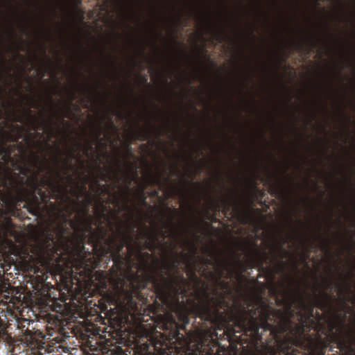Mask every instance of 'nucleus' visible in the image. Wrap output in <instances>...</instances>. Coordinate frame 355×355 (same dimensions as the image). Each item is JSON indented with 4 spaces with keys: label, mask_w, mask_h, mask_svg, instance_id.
<instances>
[{
    "label": "nucleus",
    "mask_w": 355,
    "mask_h": 355,
    "mask_svg": "<svg viewBox=\"0 0 355 355\" xmlns=\"http://www.w3.org/2000/svg\"><path fill=\"white\" fill-rule=\"evenodd\" d=\"M178 266V262L165 264L161 267L157 276L150 273L146 277L147 282L152 283L156 297L169 311L163 324V329L166 330L178 328L176 318L184 324L189 322L187 309L184 302L180 301V296L184 298L187 295L189 283Z\"/></svg>",
    "instance_id": "nucleus-4"
},
{
    "label": "nucleus",
    "mask_w": 355,
    "mask_h": 355,
    "mask_svg": "<svg viewBox=\"0 0 355 355\" xmlns=\"http://www.w3.org/2000/svg\"><path fill=\"white\" fill-rule=\"evenodd\" d=\"M37 104L36 103H33L31 107L35 108L37 107Z\"/></svg>",
    "instance_id": "nucleus-43"
},
{
    "label": "nucleus",
    "mask_w": 355,
    "mask_h": 355,
    "mask_svg": "<svg viewBox=\"0 0 355 355\" xmlns=\"http://www.w3.org/2000/svg\"><path fill=\"white\" fill-rule=\"evenodd\" d=\"M93 149V146L92 144L89 145L88 148L85 150V153L89 155V150H92Z\"/></svg>",
    "instance_id": "nucleus-36"
},
{
    "label": "nucleus",
    "mask_w": 355,
    "mask_h": 355,
    "mask_svg": "<svg viewBox=\"0 0 355 355\" xmlns=\"http://www.w3.org/2000/svg\"><path fill=\"white\" fill-rule=\"evenodd\" d=\"M205 267H207L208 266H212L214 264L213 261L209 258H203L200 259Z\"/></svg>",
    "instance_id": "nucleus-27"
},
{
    "label": "nucleus",
    "mask_w": 355,
    "mask_h": 355,
    "mask_svg": "<svg viewBox=\"0 0 355 355\" xmlns=\"http://www.w3.org/2000/svg\"><path fill=\"white\" fill-rule=\"evenodd\" d=\"M87 104H88V101H86V105H85V107H87Z\"/></svg>",
    "instance_id": "nucleus-61"
},
{
    "label": "nucleus",
    "mask_w": 355,
    "mask_h": 355,
    "mask_svg": "<svg viewBox=\"0 0 355 355\" xmlns=\"http://www.w3.org/2000/svg\"><path fill=\"white\" fill-rule=\"evenodd\" d=\"M44 161H46V156H44Z\"/></svg>",
    "instance_id": "nucleus-60"
},
{
    "label": "nucleus",
    "mask_w": 355,
    "mask_h": 355,
    "mask_svg": "<svg viewBox=\"0 0 355 355\" xmlns=\"http://www.w3.org/2000/svg\"><path fill=\"white\" fill-rule=\"evenodd\" d=\"M205 197L209 202L215 208L223 207L227 210H230L232 207H236L241 201V192L237 188L232 189L229 192H226L221 195L216 194L211 196L207 189L203 191L200 197ZM198 202H200L201 198H198Z\"/></svg>",
    "instance_id": "nucleus-8"
},
{
    "label": "nucleus",
    "mask_w": 355,
    "mask_h": 355,
    "mask_svg": "<svg viewBox=\"0 0 355 355\" xmlns=\"http://www.w3.org/2000/svg\"><path fill=\"white\" fill-rule=\"evenodd\" d=\"M189 184H190V182L188 180L184 179L182 180V185L181 187H175V186L171 187V188L170 189V191H168V197L178 196L182 199H184L185 193L184 191V187H189Z\"/></svg>",
    "instance_id": "nucleus-13"
},
{
    "label": "nucleus",
    "mask_w": 355,
    "mask_h": 355,
    "mask_svg": "<svg viewBox=\"0 0 355 355\" xmlns=\"http://www.w3.org/2000/svg\"><path fill=\"white\" fill-rule=\"evenodd\" d=\"M42 52H43V53H44V54H45V53H46V48H44V49H43Z\"/></svg>",
    "instance_id": "nucleus-52"
},
{
    "label": "nucleus",
    "mask_w": 355,
    "mask_h": 355,
    "mask_svg": "<svg viewBox=\"0 0 355 355\" xmlns=\"http://www.w3.org/2000/svg\"><path fill=\"white\" fill-rule=\"evenodd\" d=\"M225 36L226 37L227 35L223 29L214 31V39L219 42H223L224 41Z\"/></svg>",
    "instance_id": "nucleus-20"
},
{
    "label": "nucleus",
    "mask_w": 355,
    "mask_h": 355,
    "mask_svg": "<svg viewBox=\"0 0 355 355\" xmlns=\"http://www.w3.org/2000/svg\"><path fill=\"white\" fill-rule=\"evenodd\" d=\"M286 352H284L285 354H288V348L286 349Z\"/></svg>",
    "instance_id": "nucleus-53"
},
{
    "label": "nucleus",
    "mask_w": 355,
    "mask_h": 355,
    "mask_svg": "<svg viewBox=\"0 0 355 355\" xmlns=\"http://www.w3.org/2000/svg\"><path fill=\"white\" fill-rule=\"evenodd\" d=\"M127 154H128V155L129 157H132L134 156V154L132 152V147H131V144H128V146H127Z\"/></svg>",
    "instance_id": "nucleus-29"
},
{
    "label": "nucleus",
    "mask_w": 355,
    "mask_h": 355,
    "mask_svg": "<svg viewBox=\"0 0 355 355\" xmlns=\"http://www.w3.org/2000/svg\"><path fill=\"white\" fill-rule=\"evenodd\" d=\"M58 155L55 157L56 168L46 164L32 174L29 182L15 199L4 209L12 216H19L21 207L26 208L37 216V209L41 204H46L50 199L67 203L71 207L80 219L64 220L62 222H112L110 217L114 214L111 205L119 204V196L112 192L110 187L101 184L97 178L91 185L94 193L87 190L86 184L78 186L70 171L75 169L69 158L62 159V151L57 146ZM33 222H56L55 220H40L35 217Z\"/></svg>",
    "instance_id": "nucleus-1"
},
{
    "label": "nucleus",
    "mask_w": 355,
    "mask_h": 355,
    "mask_svg": "<svg viewBox=\"0 0 355 355\" xmlns=\"http://www.w3.org/2000/svg\"><path fill=\"white\" fill-rule=\"evenodd\" d=\"M98 168L99 171L101 172V180L103 182H108L112 179V177L109 174L106 173L103 168L100 166V165L98 166Z\"/></svg>",
    "instance_id": "nucleus-25"
},
{
    "label": "nucleus",
    "mask_w": 355,
    "mask_h": 355,
    "mask_svg": "<svg viewBox=\"0 0 355 355\" xmlns=\"http://www.w3.org/2000/svg\"><path fill=\"white\" fill-rule=\"evenodd\" d=\"M44 275H45L44 274V275H43V276H42V280H44V279H45V278H44Z\"/></svg>",
    "instance_id": "nucleus-59"
},
{
    "label": "nucleus",
    "mask_w": 355,
    "mask_h": 355,
    "mask_svg": "<svg viewBox=\"0 0 355 355\" xmlns=\"http://www.w3.org/2000/svg\"><path fill=\"white\" fill-rule=\"evenodd\" d=\"M162 178H163L162 174H159L158 175H155L150 173L147 178L148 185L157 186V187H162L164 186V182L162 181Z\"/></svg>",
    "instance_id": "nucleus-14"
},
{
    "label": "nucleus",
    "mask_w": 355,
    "mask_h": 355,
    "mask_svg": "<svg viewBox=\"0 0 355 355\" xmlns=\"http://www.w3.org/2000/svg\"><path fill=\"white\" fill-rule=\"evenodd\" d=\"M192 267H193V269H192V276H193V278L197 281L199 280L198 277H197V275L196 274V272H195V270H196V266L195 264H192Z\"/></svg>",
    "instance_id": "nucleus-30"
},
{
    "label": "nucleus",
    "mask_w": 355,
    "mask_h": 355,
    "mask_svg": "<svg viewBox=\"0 0 355 355\" xmlns=\"http://www.w3.org/2000/svg\"><path fill=\"white\" fill-rule=\"evenodd\" d=\"M221 186H222V188L223 189H225V184L223 183L221 184Z\"/></svg>",
    "instance_id": "nucleus-49"
},
{
    "label": "nucleus",
    "mask_w": 355,
    "mask_h": 355,
    "mask_svg": "<svg viewBox=\"0 0 355 355\" xmlns=\"http://www.w3.org/2000/svg\"><path fill=\"white\" fill-rule=\"evenodd\" d=\"M205 270H206V269H205V268H204V269H203V270H202V275H204V274H205Z\"/></svg>",
    "instance_id": "nucleus-55"
},
{
    "label": "nucleus",
    "mask_w": 355,
    "mask_h": 355,
    "mask_svg": "<svg viewBox=\"0 0 355 355\" xmlns=\"http://www.w3.org/2000/svg\"><path fill=\"white\" fill-rule=\"evenodd\" d=\"M15 121L16 122L23 123V119L19 116H15Z\"/></svg>",
    "instance_id": "nucleus-33"
},
{
    "label": "nucleus",
    "mask_w": 355,
    "mask_h": 355,
    "mask_svg": "<svg viewBox=\"0 0 355 355\" xmlns=\"http://www.w3.org/2000/svg\"><path fill=\"white\" fill-rule=\"evenodd\" d=\"M110 65L114 67V62L113 61L110 62Z\"/></svg>",
    "instance_id": "nucleus-47"
},
{
    "label": "nucleus",
    "mask_w": 355,
    "mask_h": 355,
    "mask_svg": "<svg viewBox=\"0 0 355 355\" xmlns=\"http://www.w3.org/2000/svg\"><path fill=\"white\" fill-rule=\"evenodd\" d=\"M159 190H155V191H152V192L150 193V195H151L152 196H153V197H157V196H158V195H159Z\"/></svg>",
    "instance_id": "nucleus-35"
},
{
    "label": "nucleus",
    "mask_w": 355,
    "mask_h": 355,
    "mask_svg": "<svg viewBox=\"0 0 355 355\" xmlns=\"http://www.w3.org/2000/svg\"><path fill=\"white\" fill-rule=\"evenodd\" d=\"M274 191H275V192L280 193V188L279 187H275L274 188Z\"/></svg>",
    "instance_id": "nucleus-40"
},
{
    "label": "nucleus",
    "mask_w": 355,
    "mask_h": 355,
    "mask_svg": "<svg viewBox=\"0 0 355 355\" xmlns=\"http://www.w3.org/2000/svg\"><path fill=\"white\" fill-rule=\"evenodd\" d=\"M205 251H206V252H207V254H211V251H210V250H205Z\"/></svg>",
    "instance_id": "nucleus-50"
},
{
    "label": "nucleus",
    "mask_w": 355,
    "mask_h": 355,
    "mask_svg": "<svg viewBox=\"0 0 355 355\" xmlns=\"http://www.w3.org/2000/svg\"><path fill=\"white\" fill-rule=\"evenodd\" d=\"M316 3H317V5H319V4H320V1H319V0H317V1H316Z\"/></svg>",
    "instance_id": "nucleus-56"
},
{
    "label": "nucleus",
    "mask_w": 355,
    "mask_h": 355,
    "mask_svg": "<svg viewBox=\"0 0 355 355\" xmlns=\"http://www.w3.org/2000/svg\"><path fill=\"white\" fill-rule=\"evenodd\" d=\"M304 42L308 46L309 51H310L312 49L315 48L318 45L315 37H309Z\"/></svg>",
    "instance_id": "nucleus-21"
},
{
    "label": "nucleus",
    "mask_w": 355,
    "mask_h": 355,
    "mask_svg": "<svg viewBox=\"0 0 355 355\" xmlns=\"http://www.w3.org/2000/svg\"><path fill=\"white\" fill-rule=\"evenodd\" d=\"M53 223H28V227L34 232L35 240L44 248L51 247L55 250L57 241L54 232L49 225ZM60 230L63 225L56 223ZM68 223L74 232L78 242L83 245L86 241L91 245L94 255L100 259L104 258L113 261L117 272L123 271L126 255L123 252L126 247L130 253L141 252L144 250L153 251L159 242L162 231L157 226L159 223ZM162 225H212L213 223H161Z\"/></svg>",
    "instance_id": "nucleus-3"
},
{
    "label": "nucleus",
    "mask_w": 355,
    "mask_h": 355,
    "mask_svg": "<svg viewBox=\"0 0 355 355\" xmlns=\"http://www.w3.org/2000/svg\"><path fill=\"white\" fill-rule=\"evenodd\" d=\"M228 264L225 261L217 260V268L216 272L219 279L224 276L225 270H227Z\"/></svg>",
    "instance_id": "nucleus-18"
},
{
    "label": "nucleus",
    "mask_w": 355,
    "mask_h": 355,
    "mask_svg": "<svg viewBox=\"0 0 355 355\" xmlns=\"http://www.w3.org/2000/svg\"><path fill=\"white\" fill-rule=\"evenodd\" d=\"M210 222H218V223H220V222H222V221L218 220V219H214L213 220H211Z\"/></svg>",
    "instance_id": "nucleus-45"
},
{
    "label": "nucleus",
    "mask_w": 355,
    "mask_h": 355,
    "mask_svg": "<svg viewBox=\"0 0 355 355\" xmlns=\"http://www.w3.org/2000/svg\"><path fill=\"white\" fill-rule=\"evenodd\" d=\"M124 284L121 280L117 283V292L119 294L124 295L125 300L129 302H132L133 297L139 295L141 287L144 288V283H138L135 285L132 279L129 280V288H124Z\"/></svg>",
    "instance_id": "nucleus-10"
},
{
    "label": "nucleus",
    "mask_w": 355,
    "mask_h": 355,
    "mask_svg": "<svg viewBox=\"0 0 355 355\" xmlns=\"http://www.w3.org/2000/svg\"><path fill=\"white\" fill-rule=\"evenodd\" d=\"M332 286H336L338 287V294L340 295L339 300L345 304L347 301V298L345 296L346 293H350L351 288L348 285H345L344 286H340L337 283H334L333 281H327L324 283V290L330 289Z\"/></svg>",
    "instance_id": "nucleus-12"
},
{
    "label": "nucleus",
    "mask_w": 355,
    "mask_h": 355,
    "mask_svg": "<svg viewBox=\"0 0 355 355\" xmlns=\"http://www.w3.org/2000/svg\"><path fill=\"white\" fill-rule=\"evenodd\" d=\"M335 327V324L330 322L329 324V332H328L324 325L320 324L322 334L326 337L322 338L319 336L315 339L309 340L310 350L320 351L321 354H324L331 342L334 341L336 345V348L340 350L342 355H355V332L349 331L336 336L333 334ZM330 351L334 352L332 346H330Z\"/></svg>",
    "instance_id": "nucleus-6"
},
{
    "label": "nucleus",
    "mask_w": 355,
    "mask_h": 355,
    "mask_svg": "<svg viewBox=\"0 0 355 355\" xmlns=\"http://www.w3.org/2000/svg\"><path fill=\"white\" fill-rule=\"evenodd\" d=\"M74 99H75V95H74V94H71V98H70V103H72V102L74 101Z\"/></svg>",
    "instance_id": "nucleus-39"
},
{
    "label": "nucleus",
    "mask_w": 355,
    "mask_h": 355,
    "mask_svg": "<svg viewBox=\"0 0 355 355\" xmlns=\"http://www.w3.org/2000/svg\"><path fill=\"white\" fill-rule=\"evenodd\" d=\"M101 131L99 130V131L98 132V133L96 134V139H98V138H99V137H100V135H101Z\"/></svg>",
    "instance_id": "nucleus-44"
},
{
    "label": "nucleus",
    "mask_w": 355,
    "mask_h": 355,
    "mask_svg": "<svg viewBox=\"0 0 355 355\" xmlns=\"http://www.w3.org/2000/svg\"><path fill=\"white\" fill-rule=\"evenodd\" d=\"M1 62H2L3 63H4V62H5V59H4V58H1Z\"/></svg>",
    "instance_id": "nucleus-54"
},
{
    "label": "nucleus",
    "mask_w": 355,
    "mask_h": 355,
    "mask_svg": "<svg viewBox=\"0 0 355 355\" xmlns=\"http://www.w3.org/2000/svg\"><path fill=\"white\" fill-rule=\"evenodd\" d=\"M0 222H2V220H0ZM3 222H12L10 218H8L6 216L5 217V220H3Z\"/></svg>",
    "instance_id": "nucleus-42"
},
{
    "label": "nucleus",
    "mask_w": 355,
    "mask_h": 355,
    "mask_svg": "<svg viewBox=\"0 0 355 355\" xmlns=\"http://www.w3.org/2000/svg\"><path fill=\"white\" fill-rule=\"evenodd\" d=\"M76 151V148H73L71 149L70 151H69V156L71 157V158H74V156H75V153Z\"/></svg>",
    "instance_id": "nucleus-32"
},
{
    "label": "nucleus",
    "mask_w": 355,
    "mask_h": 355,
    "mask_svg": "<svg viewBox=\"0 0 355 355\" xmlns=\"http://www.w3.org/2000/svg\"><path fill=\"white\" fill-rule=\"evenodd\" d=\"M37 331L33 332L26 329L25 332V344L27 347L26 352L23 350L19 354L12 352L11 355H44L46 352L45 343L42 339L36 338Z\"/></svg>",
    "instance_id": "nucleus-9"
},
{
    "label": "nucleus",
    "mask_w": 355,
    "mask_h": 355,
    "mask_svg": "<svg viewBox=\"0 0 355 355\" xmlns=\"http://www.w3.org/2000/svg\"><path fill=\"white\" fill-rule=\"evenodd\" d=\"M302 245L304 248L305 251L307 254L311 253L313 250L315 251L318 248V246L314 240H305L302 241Z\"/></svg>",
    "instance_id": "nucleus-17"
},
{
    "label": "nucleus",
    "mask_w": 355,
    "mask_h": 355,
    "mask_svg": "<svg viewBox=\"0 0 355 355\" xmlns=\"http://www.w3.org/2000/svg\"><path fill=\"white\" fill-rule=\"evenodd\" d=\"M217 180L218 182H220L221 181V178L220 176H217Z\"/></svg>",
    "instance_id": "nucleus-48"
},
{
    "label": "nucleus",
    "mask_w": 355,
    "mask_h": 355,
    "mask_svg": "<svg viewBox=\"0 0 355 355\" xmlns=\"http://www.w3.org/2000/svg\"><path fill=\"white\" fill-rule=\"evenodd\" d=\"M3 225H6V227L10 229H13L17 227L16 223H2Z\"/></svg>",
    "instance_id": "nucleus-31"
},
{
    "label": "nucleus",
    "mask_w": 355,
    "mask_h": 355,
    "mask_svg": "<svg viewBox=\"0 0 355 355\" xmlns=\"http://www.w3.org/2000/svg\"><path fill=\"white\" fill-rule=\"evenodd\" d=\"M322 294L326 302H323L319 300L318 298H316L315 300L314 301V304H316L317 306L322 310L327 306L330 305V301L332 299L331 297L325 291H322Z\"/></svg>",
    "instance_id": "nucleus-16"
},
{
    "label": "nucleus",
    "mask_w": 355,
    "mask_h": 355,
    "mask_svg": "<svg viewBox=\"0 0 355 355\" xmlns=\"http://www.w3.org/2000/svg\"><path fill=\"white\" fill-rule=\"evenodd\" d=\"M250 225H252L254 227H263V225H272L273 223H249ZM280 225H282L283 223H279ZM287 225H291L292 223H286ZM297 225H313V223H297ZM320 225H322V223H319ZM339 225H345V223H338ZM355 225V223H353Z\"/></svg>",
    "instance_id": "nucleus-23"
},
{
    "label": "nucleus",
    "mask_w": 355,
    "mask_h": 355,
    "mask_svg": "<svg viewBox=\"0 0 355 355\" xmlns=\"http://www.w3.org/2000/svg\"><path fill=\"white\" fill-rule=\"evenodd\" d=\"M290 313H291V316H293V314H294V313H293V311H291H291H290Z\"/></svg>",
    "instance_id": "nucleus-51"
},
{
    "label": "nucleus",
    "mask_w": 355,
    "mask_h": 355,
    "mask_svg": "<svg viewBox=\"0 0 355 355\" xmlns=\"http://www.w3.org/2000/svg\"><path fill=\"white\" fill-rule=\"evenodd\" d=\"M146 188L145 186L142 187L139 191L135 193V199L131 200L130 196L132 191L130 189V182L125 188L120 187V193H116L119 196V204L117 206H114L113 204L111 205V209H113L114 214L110 216V220L112 222H205V220H121L116 219L118 211L121 209L141 216L146 214L145 210L153 209V207L147 202Z\"/></svg>",
    "instance_id": "nucleus-5"
},
{
    "label": "nucleus",
    "mask_w": 355,
    "mask_h": 355,
    "mask_svg": "<svg viewBox=\"0 0 355 355\" xmlns=\"http://www.w3.org/2000/svg\"><path fill=\"white\" fill-rule=\"evenodd\" d=\"M187 244L189 245V248H190V251L193 254V258L195 259V260H197V258L196 257V254H198V247L196 246V244L190 242L189 241H187ZM199 259L198 258V260Z\"/></svg>",
    "instance_id": "nucleus-22"
},
{
    "label": "nucleus",
    "mask_w": 355,
    "mask_h": 355,
    "mask_svg": "<svg viewBox=\"0 0 355 355\" xmlns=\"http://www.w3.org/2000/svg\"><path fill=\"white\" fill-rule=\"evenodd\" d=\"M299 307L302 309H305L308 308V306L306 304L303 296L301 295L299 297Z\"/></svg>",
    "instance_id": "nucleus-26"
},
{
    "label": "nucleus",
    "mask_w": 355,
    "mask_h": 355,
    "mask_svg": "<svg viewBox=\"0 0 355 355\" xmlns=\"http://www.w3.org/2000/svg\"><path fill=\"white\" fill-rule=\"evenodd\" d=\"M221 224H222V225H223V226H224L225 227H227V228H230V227H236V225H234V226L232 227V225H230V223H221Z\"/></svg>",
    "instance_id": "nucleus-37"
},
{
    "label": "nucleus",
    "mask_w": 355,
    "mask_h": 355,
    "mask_svg": "<svg viewBox=\"0 0 355 355\" xmlns=\"http://www.w3.org/2000/svg\"><path fill=\"white\" fill-rule=\"evenodd\" d=\"M287 305H288V309L291 310V308H292V306H293V302H288Z\"/></svg>",
    "instance_id": "nucleus-41"
},
{
    "label": "nucleus",
    "mask_w": 355,
    "mask_h": 355,
    "mask_svg": "<svg viewBox=\"0 0 355 355\" xmlns=\"http://www.w3.org/2000/svg\"><path fill=\"white\" fill-rule=\"evenodd\" d=\"M299 315H300V317L302 318H304V320L302 321V324L300 325L299 324H297L296 327H297V331L300 334H304V324L306 323V315H304L301 311L299 312Z\"/></svg>",
    "instance_id": "nucleus-24"
},
{
    "label": "nucleus",
    "mask_w": 355,
    "mask_h": 355,
    "mask_svg": "<svg viewBox=\"0 0 355 355\" xmlns=\"http://www.w3.org/2000/svg\"><path fill=\"white\" fill-rule=\"evenodd\" d=\"M230 222H233L230 220ZM236 222H268V220H237ZM271 222H355V220H272Z\"/></svg>",
    "instance_id": "nucleus-15"
},
{
    "label": "nucleus",
    "mask_w": 355,
    "mask_h": 355,
    "mask_svg": "<svg viewBox=\"0 0 355 355\" xmlns=\"http://www.w3.org/2000/svg\"><path fill=\"white\" fill-rule=\"evenodd\" d=\"M94 355H101L100 352H98V353L97 354H94Z\"/></svg>",
    "instance_id": "nucleus-62"
},
{
    "label": "nucleus",
    "mask_w": 355,
    "mask_h": 355,
    "mask_svg": "<svg viewBox=\"0 0 355 355\" xmlns=\"http://www.w3.org/2000/svg\"><path fill=\"white\" fill-rule=\"evenodd\" d=\"M295 48L301 51L304 49L305 44L304 42L295 43Z\"/></svg>",
    "instance_id": "nucleus-28"
},
{
    "label": "nucleus",
    "mask_w": 355,
    "mask_h": 355,
    "mask_svg": "<svg viewBox=\"0 0 355 355\" xmlns=\"http://www.w3.org/2000/svg\"><path fill=\"white\" fill-rule=\"evenodd\" d=\"M327 202L329 206H338V205H343L345 204V198H344V194L340 193L338 196L335 197L332 196V198L327 200Z\"/></svg>",
    "instance_id": "nucleus-19"
},
{
    "label": "nucleus",
    "mask_w": 355,
    "mask_h": 355,
    "mask_svg": "<svg viewBox=\"0 0 355 355\" xmlns=\"http://www.w3.org/2000/svg\"><path fill=\"white\" fill-rule=\"evenodd\" d=\"M313 309H314V305H311L309 307V312L311 316H313Z\"/></svg>",
    "instance_id": "nucleus-34"
},
{
    "label": "nucleus",
    "mask_w": 355,
    "mask_h": 355,
    "mask_svg": "<svg viewBox=\"0 0 355 355\" xmlns=\"http://www.w3.org/2000/svg\"><path fill=\"white\" fill-rule=\"evenodd\" d=\"M165 83H166V84H168V78H166V79L165 80Z\"/></svg>",
    "instance_id": "nucleus-57"
},
{
    "label": "nucleus",
    "mask_w": 355,
    "mask_h": 355,
    "mask_svg": "<svg viewBox=\"0 0 355 355\" xmlns=\"http://www.w3.org/2000/svg\"><path fill=\"white\" fill-rule=\"evenodd\" d=\"M195 184H196V185L197 187H202V185H201V184H200V182H196V183H195Z\"/></svg>",
    "instance_id": "nucleus-46"
},
{
    "label": "nucleus",
    "mask_w": 355,
    "mask_h": 355,
    "mask_svg": "<svg viewBox=\"0 0 355 355\" xmlns=\"http://www.w3.org/2000/svg\"><path fill=\"white\" fill-rule=\"evenodd\" d=\"M176 171H177V173H178V174H180V171L178 169H177Z\"/></svg>",
    "instance_id": "nucleus-58"
},
{
    "label": "nucleus",
    "mask_w": 355,
    "mask_h": 355,
    "mask_svg": "<svg viewBox=\"0 0 355 355\" xmlns=\"http://www.w3.org/2000/svg\"><path fill=\"white\" fill-rule=\"evenodd\" d=\"M28 115L29 116L28 122L31 126V129L35 131V132L31 133L28 136L24 138L25 143L27 144L28 148L32 149L42 147V143L36 142L35 140L37 138H42L43 137V134L37 132V130H48L49 137L46 141V146L49 149L52 150V147L50 146L49 142L53 137H55V130L52 127L53 125H55L53 119H47L46 115L43 114L41 121H38L35 116L32 115L31 110H28Z\"/></svg>",
    "instance_id": "nucleus-7"
},
{
    "label": "nucleus",
    "mask_w": 355,
    "mask_h": 355,
    "mask_svg": "<svg viewBox=\"0 0 355 355\" xmlns=\"http://www.w3.org/2000/svg\"><path fill=\"white\" fill-rule=\"evenodd\" d=\"M324 196V191H320V198L321 200H323Z\"/></svg>",
    "instance_id": "nucleus-38"
},
{
    "label": "nucleus",
    "mask_w": 355,
    "mask_h": 355,
    "mask_svg": "<svg viewBox=\"0 0 355 355\" xmlns=\"http://www.w3.org/2000/svg\"><path fill=\"white\" fill-rule=\"evenodd\" d=\"M194 306L196 315L205 323L196 332L194 355H216L220 347L218 340L236 333L257 338L261 327L271 331L277 329L280 333L292 331L291 319L282 315L276 325L277 315L283 313L271 311L266 304L236 303L233 313L224 294L210 296L205 293V298L198 304L194 302Z\"/></svg>",
    "instance_id": "nucleus-2"
},
{
    "label": "nucleus",
    "mask_w": 355,
    "mask_h": 355,
    "mask_svg": "<svg viewBox=\"0 0 355 355\" xmlns=\"http://www.w3.org/2000/svg\"><path fill=\"white\" fill-rule=\"evenodd\" d=\"M162 135V131L160 128L154 129L150 124V127L143 129L141 131L136 132L134 134L135 138L141 141H148L153 137H155L159 139Z\"/></svg>",
    "instance_id": "nucleus-11"
}]
</instances>
